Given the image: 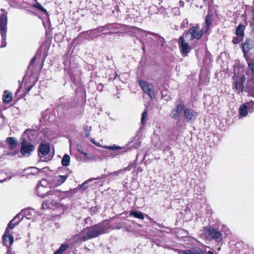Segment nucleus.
Returning a JSON list of instances; mask_svg holds the SVG:
<instances>
[{
  "label": "nucleus",
  "instance_id": "f257e3e1",
  "mask_svg": "<svg viewBox=\"0 0 254 254\" xmlns=\"http://www.w3.org/2000/svg\"><path fill=\"white\" fill-rule=\"evenodd\" d=\"M77 192V189L66 191H61L58 190L47 191L49 200H45L41 206L42 209L52 208L59 207V201L65 197H71Z\"/></svg>",
  "mask_w": 254,
  "mask_h": 254
},
{
  "label": "nucleus",
  "instance_id": "f03ea898",
  "mask_svg": "<svg viewBox=\"0 0 254 254\" xmlns=\"http://www.w3.org/2000/svg\"><path fill=\"white\" fill-rule=\"evenodd\" d=\"M108 229L103 223H100L94 226L87 227L86 233L80 238V241L86 240L96 238L100 235L107 232Z\"/></svg>",
  "mask_w": 254,
  "mask_h": 254
},
{
  "label": "nucleus",
  "instance_id": "7ed1b4c3",
  "mask_svg": "<svg viewBox=\"0 0 254 254\" xmlns=\"http://www.w3.org/2000/svg\"><path fill=\"white\" fill-rule=\"evenodd\" d=\"M7 17L6 11L3 12L0 15V34L1 36L0 47H5L6 45Z\"/></svg>",
  "mask_w": 254,
  "mask_h": 254
},
{
  "label": "nucleus",
  "instance_id": "20e7f679",
  "mask_svg": "<svg viewBox=\"0 0 254 254\" xmlns=\"http://www.w3.org/2000/svg\"><path fill=\"white\" fill-rule=\"evenodd\" d=\"M248 64L247 72L250 76L249 92L251 93V95H254V59L248 58L245 59Z\"/></svg>",
  "mask_w": 254,
  "mask_h": 254
},
{
  "label": "nucleus",
  "instance_id": "39448f33",
  "mask_svg": "<svg viewBox=\"0 0 254 254\" xmlns=\"http://www.w3.org/2000/svg\"><path fill=\"white\" fill-rule=\"evenodd\" d=\"M79 245V235H75L69 240V244H62L60 247L54 253V254H63L70 246L72 248H76Z\"/></svg>",
  "mask_w": 254,
  "mask_h": 254
},
{
  "label": "nucleus",
  "instance_id": "423d86ee",
  "mask_svg": "<svg viewBox=\"0 0 254 254\" xmlns=\"http://www.w3.org/2000/svg\"><path fill=\"white\" fill-rule=\"evenodd\" d=\"M203 33H205L204 31L200 29L198 25L196 24L189 28L188 31H185L183 35L185 36V38H187L188 35H190L189 40L192 41L194 39H200Z\"/></svg>",
  "mask_w": 254,
  "mask_h": 254
},
{
  "label": "nucleus",
  "instance_id": "0eeeda50",
  "mask_svg": "<svg viewBox=\"0 0 254 254\" xmlns=\"http://www.w3.org/2000/svg\"><path fill=\"white\" fill-rule=\"evenodd\" d=\"M244 58H250L248 54L249 52L254 48V38L253 37H247L245 41L241 45Z\"/></svg>",
  "mask_w": 254,
  "mask_h": 254
},
{
  "label": "nucleus",
  "instance_id": "6e6552de",
  "mask_svg": "<svg viewBox=\"0 0 254 254\" xmlns=\"http://www.w3.org/2000/svg\"><path fill=\"white\" fill-rule=\"evenodd\" d=\"M245 26L241 23L239 24L236 27L235 31L236 36L233 37L232 41L234 45H237L243 41L245 36Z\"/></svg>",
  "mask_w": 254,
  "mask_h": 254
},
{
  "label": "nucleus",
  "instance_id": "1a4fd4ad",
  "mask_svg": "<svg viewBox=\"0 0 254 254\" xmlns=\"http://www.w3.org/2000/svg\"><path fill=\"white\" fill-rule=\"evenodd\" d=\"M185 37L184 35L179 37L178 39V45L182 55L186 56L188 55L191 48L189 43L185 41Z\"/></svg>",
  "mask_w": 254,
  "mask_h": 254
},
{
  "label": "nucleus",
  "instance_id": "9d476101",
  "mask_svg": "<svg viewBox=\"0 0 254 254\" xmlns=\"http://www.w3.org/2000/svg\"><path fill=\"white\" fill-rule=\"evenodd\" d=\"M14 238L13 235L10 233L9 230L5 229L4 234L2 236V244L7 248V253L11 252V246L13 243Z\"/></svg>",
  "mask_w": 254,
  "mask_h": 254
},
{
  "label": "nucleus",
  "instance_id": "9b49d317",
  "mask_svg": "<svg viewBox=\"0 0 254 254\" xmlns=\"http://www.w3.org/2000/svg\"><path fill=\"white\" fill-rule=\"evenodd\" d=\"M185 109V105L182 102L179 100L176 101L175 108L172 110L170 114L171 118L179 120L180 117V114L184 111Z\"/></svg>",
  "mask_w": 254,
  "mask_h": 254
},
{
  "label": "nucleus",
  "instance_id": "f8f14e48",
  "mask_svg": "<svg viewBox=\"0 0 254 254\" xmlns=\"http://www.w3.org/2000/svg\"><path fill=\"white\" fill-rule=\"evenodd\" d=\"M34 145L29 142H27L24 137L22 138L21 153L24 156H28L34 149Z\"/></svg>",
  "mask_w": 254,
  "mask_h": 254
},
{
  "label": "nucleus",
  "instance_id": "ddd939ff",
  "mask_svg": "<svg viewBox=\"0 0 254 254\" xmlns=\"http://www.w3.org/2000/svg\"><path fill=\"white\" fill-rule=\"evenodd\" d=\"M138 84L144 92L148 95H151L154 94V85L152 83L140 80L138 81Z\"/></svg>",
  "mask_w": 254,
  "mask_h": 254
},
{
  "label": "nucleus",
  "instance_id": "4468645a",
  "mask_svg": "<svg viewBox=\"0 0 254 254\" xmlns=\"http://www.w3.org/2000/svg\"><path fill=\"white\" fill-rule=\"evenodd\" d=\"M207 235L213 240L219 242L222 240L223 234L220 231L214 228H209L206 232Z\"/></svg>",
  "mask_w": 254,
  "mask_h": 254
},
{
  "label": "nucleus",
  "instance_id": "2eb2a0df",
  "mask_svg": "<svg viewBox=\"0 0 254 254\" xmlns=\"http://www.w3.org/2000/svg\"><path fill=\"white\" fill-rule=\"evenodd\" d=\"M184 116L187 122H191L196 119L198 116L197 113L193 110L189 108L184 109Z\"/></svg>",
  "mask_w": 254,
  "mask_h": 254
},
{
  "label": "nucleus",
  "instance_id": "dca6fc26",
  "mask_svg": "<svg viewBox=\"0 0 254 254\" xmlns=\"http://www.w3.org/2000/svg\"><path fill=\"white\" fill-rule=\"evenodd\" d=\"M50 147L48 143H41L38 148V155L42 159V157L48 155L50 152Z\"/></svg>",
  "mask_w": 254,
  "mask_h": 254
},
{
  "label": "nucleus",
  "instance_id": "f3484780",
  "mask_svg": "<svg viewBox=\"0 0 254 254\" xmlns=\"http://www.w3.org/2000/svg\"><path fill=\"white\" fill-rule=\"evenodd\" d=\"M35 214V212L34 209L30 208H27L22 210L21 212L18 214L17 217L21 216V219H23V217H25L27 219H30L33 218Z\"/></svg>",
  "mask_w": 254,
  "mask_h": 254
},
{
  "label": "nucleus",
  "instance_id": "a211bd4d",
  "mask_svg": "<svg viewBox=\"0 0 254 254\" xmlns=\"http://www.w3.org/2000/svg\"><path fill=\"white\" fill-rule=\"evenodd\" d=\"M69 177L68 174H66L63 175L55 176L53 180V184L56 186L58 187L62 185Z\"/></svg>",
  "mask_w": 254,
  "mask_h": 254
},
{
  "label": "nucleus",
  "instance_id": "6ab92c4d",
  "mask_svg": "<svg viewBox=\"0 0 254 254\" xmlns=\"http://www.w3.org/2000/svg\"><path fill=\"white\" fill-rule=\"evenodd\" d=\"M130 216H133L135 218H138L140 219H144V217H145L148 220H149L151 222H154L153 219L147 214L143 213L142 212L140 211H134L132 210L130 211L129 213Z\"/></svg>",
  "mask_w": 254,
  "mask_h": 254
},
{
  "label": "nucleus",
  "instance_id": "aec40b11",
  "mask_svg": "<svg viewBox=\"0 0 254 254\" xmlns=\"http://www.w3.org/2000/svg\"><path fill=\"white\" fill-rule=\"evenodd\" d=\"M5 142L10 150L15 149L18 144L17 139L14 137H8L5 139Z\"/></svg>",
  "mask_w": 254,
  "mask_h": 254
},
{
  "label": "nucleus",
  "instance_id": "412c9836",
  "mask_svg": "<svg viewBox=\"0 0 254 254\" xmlns=\"http://www.w3.org/2000/svg\"><path fill=\"white\" fill-rule=\"evenodd\" d=\"M213 19V14L208 13L205 16V30L204 31V33H206L210 28L212 21Z\"/></svg>",
  "mask_w": 254,
  "mask_h": 254
},
{
  "label": "nucleus",
  "instance_id": "4be33fe9",
  "mask_svg": "<svg viewBox=\"0 0 254 254\" xmlns=\"http://www.w3.org/2000/svg\"><path fill=\"white\" fill-rule=\"evenodd\" d=\"M36 190L37 195H39V196L44 198L47 196V192L48 191L47 190V189H45L44 187H41L40 186H37Z\"/></svg>",
  "mask_w": 254,
  "mask_h": 254
},
{
  "label": "nucleus",
  "instance_id": "5701e85b",
  "mask_svg": "<svg viewBox=\"0 0 254 254\" xmlns=\"http://www.w3.org/2000/svg\"><path fill=\"white\" fill-rule=\"evenodd\" d=\"M185 254H203L202 250L199 247H193L192 250H186Z\"/></svg>",
  "mask_w": 254,
  "mask_h": 254
},
{
  "label": "nucleus",
  "instance_id": "b1692460",
  "mask_svg": "<svg viewBox=\"0 0 254 254\" xmlns=\"http://www.w3.org/2000/svg\"><path fill=\"white\" fill-rule=\"evenodd\" d=\"M27 175H35L39 173V169L36 167H29L25 170Z\"/></svg>",
  "mask_w": 254,
  "mask_h": 254
},
{
  "label": "nucleus",
  "instance_id": "393cba45",
  "mask_svg": "<svg viewBox=\"0 0 254 254\" xmlns=\"http://www.w3.org/2000/svg\"><path fill=\"white\" fill-rule=\"evenodd\" d=\"M233 85L235 87L236 90L238 91V93H239L240 92L242 91L244 88V83L243 81L242 80H240L239 81H235L233 83Z\"/></svg>",
  "mask_w": 254,
  "mask_h": 254
},
{
  "label": "nucleus",
  "instance_id": "a878e982",
  "mask_svg": "<svg viewBox=\"0 0 254 254\" xmlns=\"http://www.w3.org/2000/svg\"><path fill=\"white\" fill-rule=\"evenodd\" d=\"M248 108L247 107V105L245 104L242 105L239 109V114L240 116L242 117H245L248 114Z\"/></svg>",
  "mask_w": 254,
  "mask_h": 254
},
{
  "label": "nucleus",
  "instance_id": "bb28decb",
  "mask_svg": "<svg viewBox=\"0 0 254 254\" xmlns=\"http://www.w3.org/2000/svg\"><path fill=\"white\" fill-rule=\"evenodd\" d=\"M36 2L32 4V6L38 9L40 11L43 12L44 14H47L48 12L47 10L44 8L41 3L37 1V0H34Z\"/></svg>",
  "mask_w": 254,
  "mask_h": 254
},
{
  "label": "nucleus",
  "instance_id": "cd10ccee",
  "mask_svg": "<svg viewBox=\"0 0 254 254\" xmlns=\"http://www.w3.org/2000/svg\"><path fill=\"white\" fill-rule=\"evenodd\" d=\"M70 156L67 154H65L62 160V164L63 166H68L70 164Z\"/></svg>",
  "mask_w": 254,
  "mask_h": 254
},
{
  "label": "nucleus",
  "instance_id": "c85d7f7f",
  "mask_svg": "<svg viewBox=\"0 0 254 254\" xmlns=\"http://www.w3.org/2000/svg\"><path fill=\"white\" fill-rule=\"evenodd\" d=\"M16 218H13V219L9 222L6 229L9 230V229H13L16 225L20 222V220L15 221Z\"/></svg>",
  "mask_w": 254,
  "mask_h": 254
},
{
  "label": "nucleus",
  "instance_id": "c756f323",
  "mask_svg": "<svg viewBox=\"0 0 254 254\" xmlns=\"http://www.w3.org/2000/svg\"><path fill=\"white\" fill-rule=\"evenodd\" d=\"M102 179V178L98 177L97 178H91V179H89L88 180H87V181H85L84 183H83L81 186H80V189H82V190H84L88 188L87 184L89 182L92 181L93 180H99V179Z\"/></svg>",
  "mask_w": 254,
  "mask_h": 254
},
{
  "label": "nucleus",
  "instance_id": "7c9ffc66",
  "mask_svg": "<svg viewBox=\"0 0 254 254\" xmlns=\"http://www.w3.org/2000/svg\"><path fill=\"white\" fill-rule=\"evenodd\" d=\"M84 132L86 137H88L90 134V131L91 130V127L88 126L87 125L84 126Z\"/></svg>",
  "mask_w": 254,
  "mask_h": 254
},
{
  "label": "nucleus",
  "instance_id": "2f4dec72",
  "mask_svg": "<svg viewBox=\"0 0 254 254\" xmlns=\"http://www.w3.org/2000/svg\"><path fill=\"white\" fill-rule=\"evenodd\" d=\"M147 117V110H145L141 115V122L142 124L144 125L146 123V119Z\"/></svg>",
  "mask_w": 254,
  "mask_h": 254
},
{
  "label": "nucleus",
  "instance_id": "473e14b6",
  "mask_svg": "<svg viewBox=\"0 0 254 254\" xmlns=\"http://www.w3.org/2000/svg\"><path fill=\"white\" fill-rule=\"evenodd\" d=\"M80 154L84 155L86 159H83L85 161L93 159L92 156L89 153L83 152L80 150Z\"/></svg>",
  "mask_w": 254,
  "mask_h": 254
},
{
  "label": "nucleus",
  "instance_id": "72a5a7b5",
  "mask_svg": "<svg viewBox=\"0 0 254 254\" xmlns=\"http://www.w3.org/2000/svg\"><path fill=\"white\" fill-rule=\"evenodd\" d=\"M48 185V183L46 179H43L39 182L37 186H40L47 189Z\"/></svg>",
  "mask_w": 254,
  "mask_h": 254
},
{
  "label": "nucleus",
  "instance_id": "f704fd0d",
  "mask_svg": "<svg viewBox=\"0 0 254 254\" xmlns=\"http://www.w3.org/2000/svg\"><path fill=\"white\" fill-rule=\"evenodd\" d=\"M12 99V96H3L2 100L5 104H9Z\"/></svg>",
  "mask_w": 254,
  "mask_h": 254
},
{
  "label": "nucleus",
  "instance_id": "c9c22d12",
  "mask_svg": "<svg viewBox=\"0 0 254 254\" xmlns=\"http://www.w3.org/2000/svg\"><path fill=\"white\" fill-rule=\"evenodd\" d=\"M252 22L250 23V25L252 28V31L254 33V9L252 10Z\"/></svg>",
  "mask_w": 254,
  "mask_h": 254
},
{
  "label": "nucleus",
  "instance_id": "e433bc0d",
  "mask_svg": "<svg viewBox=\"0 0 254 254\" xmlns=\"http://www.w3.org/2000/svg\"><path fill=\"white\" fill-rule=\"evenodd\" d=\"M246 105H247V107L250 111V112H251V109H253V108L254 107V102H247L245 103Z\"/></svg>",
  "mask_w": 254,
  "mask_h": 254
},
{
  "label": "nucleus",
  "instance_id": "4c0bfd02",
  "mask_svg": "<svg viewBox=\"0 0 254 254\" xmlns=\"http://www.w3.org/2000/svg\"><path fill=\"white\" fill-rule=\"evenodd\" d=\"M5 175V174L4 172H2L1 170H0V183L3 182L6 180V178L2 179V176Z\"/></svg>",
  "mask_w": 254,
  "mask_h": 254
},
{
  "label": "nucleus",
  "instance_id": "58836bf2",
  "mask_svg": "<svg viewBox=\"0 0 254 254\" xmlns=\"http://www.w3.org/2000/svg\"><path fill=\"white\" fill-rule=\"evenodd\" d=\"M104 148H107V149H111V150H116L119 148V147L116 145L108 146H106L104 147Z\"/></svg>",
  "mask_w": 254,
  "mask_h": 254
},
{
  "label": "nucleus",
  "instance_id": "ea45409f",
  "mask_svg": "<svg viewBox=\"0 0 254 254\" xmlns=\"http://www.w3.org/2000/svg\"><path fill=\"white\" fill-rule=\"evenodd\" d=\"M90 141L91 142L94 144L95 145H96L97 146H98V147H100L101 146V145H100V143H99V142H96V141H95V139L94 138H91L90 139Z\"/></svg>",
  "mask_w": 254,
  "mask_h": 254
},
{
  "label": "nucleus",
  "instance_id": "a19ab883",
  "mask_svg": "<svg viewBox=\"0 0 254 254\" xmlns=\"http://www.w3.org/2000/svg\"><path fill=\"white\" fill-rule=\"evenodd\" d=\"M2 95H12V93L10 91L6 90L4 91Z\"/></svg>",
  "mask_w": 254,
  "mask_h": 254
},
{
  "label": "nucleus",
  "instance_id": "79ce46f5",
  "mask_svg": "<svg viewBox=\"0 0 254 254\" xmlns=\"http://www.w3.org/2000/svg\"><path fill=\"white\" fill-rule=\"evenodd\" d=\"M177 252H178V254H185L184 253H185L186 252V250H177Z\"/></svg>",
  "mask_w": 254,
  "mask_h": 254
},
{
  "label": "nucleus",
  "instance_id": "37998d69",
  "mask_svg": "<svg viewBox=\"0 0 254 254\" xmlns=\"http://www.w3.org/2000/svg\"><path fill=\"white\" fill-rule=\"evenodd\" d=\"M30 132H31V130L30 129H27L25 130V131L24 132L23 134V136L25 135V134H28L29 133H30Z\"/></svg>",
  "mask_w": 254,
  "mask_h": 254
},
{
  "label": "nucleus",
  "instance_id": "c03bdc74",
  "mask_svg": "<svg viewBox=\"0 0 254 254\" xmlns=\"http://www.w3.org/2000/svg\"><path fill=\"white\" fill-rule=\"evenodd\" d=\"M36 59V56H35V57H34V58H33L31 60V61H30V65H33V64H34V62H35V61Z\"/></svg>",
  "mask_w": 254,
  "mask_h": 254
},
{
  "label": "nucleus",
  "instance_id": "a18cd8bd",
  "mask_svg": "<svg viewBox=\"0 0 254 254\" xmlns=\"http://www.w3.org/2000/svg\"><path fill=\"white\" fill-rule=\"evenodd\" d=\"M18 216V214L14 217V218H16L15 219V221H17L19 220H20V221L22 219H21V216H19L18 217H17Z\"/></svg>",
  "mask_w": 254,
  "mask_h": 254
},
{
  "label": "nucleus",
  "instance_id": "49530a36",
  "mask_svg": "<svg viewBox=\"0 0 254 254\" xmlns=\"http://www.w3.org/2000/svg\"><path fill=\"white\" fill-rule=\"evenodd\" d=\"M119 174V171H116V172H114L113 173H110V175H117Z\"/></svg>",
  "mask_w": 254,
  "mask_h": 254
},
{
  "label": "nucleus",
  "instance_id": "de8ad7c7",
  "mask_svg": "<svg viewBox=\"0 0 254 254\" xmlns=\"http://www.w3.org/2000/svg\"><path fill=\"white\" fill-rule=\"evenodd\" d=\"M32 87V86H30V87H28V88L26 89V91H25V94H27V93H28V92H29V91H30V90L31 89Z\"/></svg>",
  "mask_w": 254,
  "mask_h": 254
},
{
  "label": "nucleus",
  "instance_id": "09e8293b",
  "mask_svg": "<svg viewBox=\"0 0 254 254\" xmlns=\"http://www.w3.org/2000/svg\"><path fill=\"white\" fill-rule=\"evenodd\" d=\"M91 218L90 217H87L86 219H85V222L87 223L88 221H90Z\"/></svg>",
  "mask_w": 254,
  "mask_h": 254
},
{
  "label": "nucleus",
  "instance_id": "8fccbe9b",
  "mask_svg": "<svg viewBox=\"0 0 254 254\" xmlns=\"http://www.w3.org/2000/svg\"><path fill=\"white\" fill-rule=\"evenodd\" d=\"M99 87H101V90H102V88L103 87V86L102 84H101V85H98V88L99 90H100V89H99Z\"/></svg>",
  "mask_w": 254,
  "mask_h": 254
},
{
  "label": "nucleus",
  "instance_id": "3c124183",
  "mask_svg": "<svg viewBox=\"0 0 254 254\" xmlns=\"http://www.w3.org/2000/svg\"><path fill=\"white\" fill-rule=\"evenodd\" d=\"M0 147H4L3 142H1V141H0Z\"/></svg>",
  "mask_w": 254,
  "mask_h": 254
},
{
  "label": "nucleus",
  "instance_id": "603ef678",
  "mask_svg": "<svg viewBox=\"0 0 254 254\" xmlns=\"http://www.w3.org/2000/svg\"><path fill=\"white\" fill-rule=\"evenodd\" d=\"M207 254H214L213 252L211 251H209L208 252H207Z\"/></svg>",
  "mask_w": 254,
  "mask_h": 254
},
{
  "label": "nucleus",
  "instance_id": "864d4df0",
  "mask_svg": "<svg viewBox=\"0 0 254 254\" xmlns=\"http://www.w3.org/2000/svg\"><path fill=\"white\" fill-rule=\"evenodd\" d=\"M114 75H115V79H116L118 76H119L117 72H115Z\"/></svg>",
  "mask_w": 254,
  "mask_h": 254
},
{
  "label": "nucleus",
  "instance_id": "5fc2aeb1",
  "mask_svg": "<svg viewBox=\"0 0 254 254\" xmlns=\"http://www.w3.org/2000/svg\"><path fill=\"white\" fill-rule=\"evenodd\" d=\"M76 45H75L73 48V51H74V50H76Z\"/></svg>",
  "mask_w": 254,
  "mask_h": 254
},
{
  "label": "nucleus",
  "instance_id": "6e6d98bb",
  "mask_svg": "<svg viewBox=\"0 0 254 254\" xmlns=\"http://www.w3.org/2000/svg\"><path fill=\"white\" fill-rule=\"evenodd\" d=\"M19 88L17 90V92L16 93H15V95H16L18 93V92H19Z\"/></svg>",
  "mask_w": 254,
  "mask_h": 254
}]
</instances>
